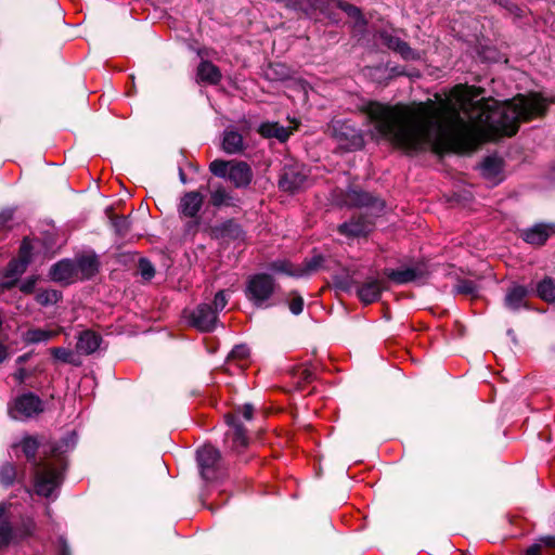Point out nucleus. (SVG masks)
I'll return each mask as SVG.
<instances>
[{"label":"nucleus","instance_id":"obj_44","mask_svg":"<svg viewBox=\"0 0 555 555\" xmlns=\"http://www.w3.org/2000/svg\"><path fill=\"white\" fill-rule=\"evenodd\" d=\"M296 375L298 376L299 380L305 383H310L314 377V372L312 369L308 366L299 367L296 371Z\"/></svg>","mask_w":555,"mask_h":555},{"label":"nucleus","instance_id":"obj_3","mask_svg":"<svg viewBox=\"0 0 555 555\" xmlns=\"http://www.w3.org/2000/svg\"><path fill=\"white\" fill-rule=\"evenodd\" d=\"M209 170L218 178L229 179L237 189L247 188L254 176L250 166L242 160L215 159L209 164Z\"/></svg>","mask_w":555,"mask_h":555},{"label":"nucleus","instance_id":"obj_58","mask_svg":"<svg viewBox=\"0 0 555 555\" xmlns=\"http://www.w3.org/2000/svg\"><path fill=\"white\" fill-rule=\"evenodd\" d=\"M340 288L343 289H346V291H349L350 289V282L349 281H346V282H339L337 284Z\"/></svg>","mask_w":555,"mask_h":555},{"label":"nucleus","instance_id":"obj_18","mask_svg":"<svg viewBox=\"0 0 555 555\" xmlns=\"http://www.w3.org/2000/svg\"><path fill=\"white\" fill-rule=\"evenodd\" d=\"M221 147L227 154H241L245 151L246 145L243 135L232 127H228L223 131Z\"/></svg>","mask_w":555,"mask_h":555},{"label":"nucleus","instance_id":"obj_40","mask_svg":"<svg viewBox=\"0 0 555 555\" xmlns=\"http://www.w3.org/2000/svg\"><path fill=\"white\" fill-rule=\"evenodd\" d=\"M140 274L145 280H151L155 275V269L147 259H140L139 261Z\"/></svg>","mask_w":555,"mask_h":555},{"label":"nucleus","instance_id":"obj_36","mask_svg":"<svg viewBox=\"0 0 555 555\" xmlns=\"http://www.w3.org/2000/svg\"><path fill=\"white\" fill-rule=\"evenodd\" d=\"M218 230L220 231L222 237L237 240L243 235L241 227L232 220L223 222Z\"/></svg>","mask_w":555,"mask_h":555},{"label":"nucleus","instance_id":"obj_12","mask_svg":"<svg viewBox=\"0 0 555 555\" xmlns=\"http://www.w3.org/2000/svg\"><path fill=\"white\" fill-rule=\"evenodd\" d=\"M218 313L208 304H201L189 317V322L201 332H211L216 327Z\"/></svg>","mask_w":555,"mask_h":555},{"label":"nucleus","instance_id":"obj_4","mask_svg":"<svg viewBox=\"0 0 555 555\" xmlns=\"http://www.w3.org/2000/svg\"><path fill=\"white\" fill-rule=\"evenodd\" d=\"M276 283L274 279L267 273H257L251 275L246 284L245 296L256 308H267V304L274 294Z\"/></svg>","mask_w":555,"mask_h":555},{"label":"nucleus","instance_id":"obj_29","mask_svg":"<svg viewBox=\"0 0 555 555\" xmlns=\"http://www.w3.org/2000/svg\"><path fill=\"white\" fill-rule=\"evenodd\" d=\"M269 269L275 273H283L289 276L301 278L304 271L285 259H278L269 264Z\"/></svg>","mask_w":555,"mask_h":555},{"label":"nucleus","instance_id":"obj_17","mask_svg":"<svg viewBox=\"0 0 555 555\" xmlns=\"http://www.w3.org/2000/svg\"><path fill=\"white\" fill-rule=\"evenodd\" d=\"M555 232V225L538 223L531 228L521 231V238L531 245L541 246L543 245L550 235Z\"/></svg>","mask_w":555,"mask_h":555},{"label":"nucleus","instance_id":"obj_47","mask_svg":"<svg viewBox=\"0 0 555 555\" xmlns=\"http://www.w3.org/2000/svg\"><path fill=\"white\" fill-rule=\"evenodd\" d=\"M228 304V299L225 297V294L223 291H219L216 295H215V298H214V307L212 308L214 310H216V312L218 313L219 310H222L224 309V307L227 306Z\"/></svg>","mask_w":555,"mask_h":555},{"label":"nucleus","instance_id":"obj_39","mask_svg":"<svg viewBox=\"0 0 555 555\" xmlns=\"http://www.w3.org/2000/svg\"><path fill=\"white\" fill-rule=\"evenodd\" d=\"M112 224L119 236H125L130 230L131 222L127 217L119 216L112 219Z\"/></svg>","mask_w":555,"mask_h":555},{"label":"nucleus","instance_id":"obj_8","mask_svg":"<svg viewBox=\"0 0 555 555\" xmlns=\"http://www.w3.org/2000/svg\"><path fill=\"white\" fill-rule=\"evenodd\" d=\"M375 37L389 50L398 53L405 61H418L422 57L418 51L412 49L408 42L396 36L395 29H380L376 33Z\"/></svg>","mask_w":555,"mask_h":555},{"label":"nucleus","instance_id":"obj_28","mask_svg":"<svg viewBox=\"0 0 555 555\" xmlns=\"http://www.w3.org/2000/svg\"><path fill=\"white\" fill-rule=\"evenodd\" d=\"M258 132L264 138H276L280 141H286L291 134L287 128L278 122H262Z\"/></svg>","mask_w":555,"mask_h":555},{"label":"nucleus","instance_id":"obj_10","mask_svg":"<svg viewBox=\"0 0 555 555\" xmlns=\"http://www.w3.org/2000/svg\"><path fill=\"white\" fill-rule=\"evenodd\" d=\"M220 457L219 450L210 444H205L197 450L196 459L204 479L210 480L215 478Z\"/></svg>","mask_w":555,"mask_h":555},{"label":"nucleus","instance_id":"obj_19","mask_svg":"<svg viewBox=\"0 0 555 555\" xmlns=\"http://www.w3.org/2000/svg\"><path fill=\"white\" fill-rule=\"evenodd\" d=\"M338 231L348 237L366 236L372 231V224L365 218L359 217L341 223Z\"/></svg>","mask_w":555,"mask_h":555},{"label":"nucleus","instance_id":"obj_11","mask_svg":"<svg viewBox=\"0 0 555 555\" xmlns=\"http://www.w3.org/2000/svg\"><path fill=\"white\" fill-rule=\"evenodd\" d=\"M227 424L231 429L225 434V442L230 444V448L240 452L248 444V437L246 429L240 421L238 414H231L225 416Z\"/></svg>","mask_w":555,"mask_h":555},{"label":"nucleus","instance_id":"obj_22","mask_svg":"<svg viewBox=\"0 0 555 555\" xmlns=\"http://www.w3.org/2000/svg\"><path fill=\"white\" fill-rule=\"evenodd\" d=\"M197 82L208 85H218L222 79V74L218 66L210 61H202L196 70Z\"/></svg>","mask_w":555,"mask_h":555},{"label":"nucleus","instance_id":"obj_37","mask_svg":"<svg viewBox=\"0 0 555 555\" xmlns=\"http://www.w3.org/2000/svg\"><path fill=\"white\" fill-rule=\"evenodd\" d=\"M454 291L457 294H463L472 297H476L478 295V286L474 281L470 280H460L454 286Z\"/></svg>","mask_w":555,"mask_h":555},{"label":"nucleus","instance_id":"obj_5","mask_svg":"<svg viewBox=\"0 0 555 555\" xmlns=\"http://www.w3.org/2000/svg\"><path fill=\"white\" fill-rule=\"evenodd\" d=\"M204 205V195L198 191L184 193L178 204V214L181 219H189L185 223L188 233H195L201 223L199 212Z\"/></svg>","mask_w":555,"mask_h":555},{"label":"nucleus","instance_id":"obj_32","mask_svg":"<svg viewBox=\"0 0 555 555\" xmlns=\"http://www.w3.org/2000/svg\"><path fill=\"white\" fill-rule=\"evenodd\" d=\"M538 295L541 299L552 302L555 300V280L551 278L543 279L537 286Z\"/></svg>","mask_w":555,"mask_h":555},{"label":"nucleus","instance_id":"obj_49","mask_svg":"<svg viewBox=\"0 0 555 555\" xmlns=\"http://www.w3.org/2000/svg\"><path fill=\"white\" fill-rule=\"evenodd\" d=\"M36 282H37V278L35 276H31V278H28L26 279L21 285H20V289L21 292L25 293V294H30L34 292L35 289V285H36Z\"/></svg>","mask_w":555,"mask_h":555},{"label":"nucleus","instance_id":"obj_13","mask_svg":"<svg viewBox=\"0 0 555 555\" xmlns=\"http://www.w3.org/2000/svg\"><path fill=\"white\" fill-rule=\"evenodd\" d=\"M327 0H275L276 3L283 5L287 10L299 12L307 17H314L317 13L326 12Z\"/></svg>","mask_w":555,"mask_h":555},{"label":"nucleus","instance_id":"obj_7","mask_svg":"<svg viewBox=\"0 0 555 555\" xmlns=\"http://www.w3.org/2000/svg\"><path fill=\"white\" fill-rule=\"evenodd\" d=\"M331 135L346 150H358L363 145V138L348 120H333L328 126Z\"/></svg>","mask_w":555,"mask_h":555},{"label":"nucleus","instance_id":"obj_1","mask_svg":"<svg viewBox=\"0 0 555 555\" xmlns=\"http://www.w3.org/2000/svg\"><path fill=\"white\" fill-rule=\"evenodd\" d=\"M480 94L479 88L460 85L453 90L455 103L370 102L364 112L373 137L414 155L428 149L436 154L470 152L483 141L516 134L521 121L544 115L548 106L538 93L502 103L492 98L477 100Z\"/></svg>","mask_w":555,"mask_h":555},{"label":"nucleus","instance_id":"obj_52","mask_svg":"<svg viewBox=\"0 0 555 555\" xmlns=\"http://www.w3.org/2000/svg\"><path fill=\"white\" fill-rule=\"evenodd\" d=\"M541 546L544 545L546 547L555 548V537L554 535H544L540 538Z\"/></svg>","mask_w":555,"mask_h":555},{"label":"nucleus","instance_id":"obj_34","mask_svg":"<svg viewBox=\"0 0 555 555\" xmlns=\"http://www.w3.org/2000/svg\"><path fill=\"white\" fill-rule=\"evenodd\" d=\"M16 479V467L10 462L0 465V483L4 487H11Z\"/></svg>","mask_w":555,"mask_h":555},{"label":"nucleus","instance_id":"obj_55","mask_svg":"<svg viewBox=\"0 0 555 555\" xmlns=\"http://www.w3.org/2000/svg\"><path fill=\"white\" fill-rule=\"evenodd\" d=\"M541 543H535L527 548L526 554L527 555H541Z\"/></svg>","mask_w":555,"mask_h":555},{"label":"nucleus","instance_id":"obj_25","mask_svg":"<svg viewBox=\"0 0 555 555\" xmlns=\"http://www.w3.org/2000/svg\"><path fill=\"white\" fill-rule=\"evenodd\" d=\"M528 291L525 286L514 285L511 287L505 295V306L511 310H519L526 306V297Z\"/></svg>","mask_w":555,"mask_h":555},{"label":"nucleus","instance_id":"obj_6","mask_svg":"<svg viewBox=\"0 0 555 555\" xmlns=\"http://www.w3.org/2000/svg\"><path fill=\"white\" fill-rule=\"evenodd\" d=\"M44 410L42 400L33 392L16 397L9 405V414L13 420L25 421L35 417Z\"/></svg>","mask_w":555,"mask_h":555},{"label":"nucleus","instance_id":"obj_24","mask_svg":"<svg viewBox=\"0 0 555 555\" xmlns=\"http://www.w3.org/2000/svg\"><path fill=\"white\" fill-rule=\"evenodd\" d=\"M13 538L11 516L4 503H0V548L9 545Z\"/></svg>","mask_w":555,"mask_h":555},{"label":"nucleus","instance_id":"obj_56","mask_svg":"<svg viewBox=\"0 0 555 555\" xmlns=\"http://www.w3.org/2000/svg\"><path fill=\"white\" fill-rule=\"evenodd\" d=\"M15 378L20 382V383H23L24 379L26 378V370L25 369H20L16 373H15Z\"/></svg>","mask_w":555,"mask_h":555},{"label":"nucleus","instance_id":"obj_60","mask_svg":"<svg viewBox=\"0 0 555 555\" xmlns=\"http://www.w3.org/2000/svg\"><path fill=\"white\" fill-rule=\"evenodd\" d=\"M46 514L50 517L51 516V508L49 506L46 507Z\"/></svg>","mask_w":555,"mask_h":555},{"label":"nucleus","instance_id":"obj_48","mask_svg":"<svg viewBox=\"0 0 555 555\" xmlns=\"http://www.w3.org/2000/svg\"><path fill=\"white\" fill-rule=\"evenodd\" d=\"M492 1L494 3L500 4L502 8L507 10L509 13L515 14L517 16L520 15V9L512 1H509V0H492Z\"/></svg>","mask_w":555,"mask_h":555},{"label":"nucleus","instance_id":"obj_57","mask_svg":"<svg viewBox=\"0 0 555 555\" xmlns=\"http://www.w3.org/2000/svg\"><path fill=\"white\" fill-rule=\"evenodd\" d=\"M9 353L7 348L3 345H0V363L3 362L8 358Z\"/></svg>","mask_w":555,"mask_h":555},{"label":"nucleus","instance_id":"obj_59","mask_svg":"<svg viewBox=\"0 0 555 555\" xmlns=\"http://www.w3.org/2000/svg\"><path fill=\"white\" fill-rule=\"evenodd\" d=\"M179 177H180V180L182 183H186L185 173L183 172L182 169H180V171H179Z\"/></svg>","mask_w":555,"mask_h":555},{"label":"nucleus","instance_id":"obj_9","mask_svg":"<svg viewBox=\"0 0 555 555\" xmlns=\"http://www.w3.org/2000/svg\"><path fill=\"white\" fill-rule=\"evenodd\" d=\"M308 180V172L304 165H285L279 180V185L283 191L297 192L302 189Z\"/></svg>","mask_w":555,"mask_h":555},{"label":"nucleus","instance_id":"obj_53","mask_svg":"<svg viewBox=\"0 0 555 555\" xmlns=\"http://www.w3.org/2000/svg\"><path fill=\"white\" fill-rule=\"evenodd\" d=\"M13 215H14L13 209H5V210L1 211L0 212V223L4 224V223L9 222L10 220H12Z\"/></svg>","mask_w":555,"mask_h":555},{"label":"nucleus","instance_id":"obj_54","mask_svg":"<svg viewBox=\"0 0 555 555\" xmlns=\"http://www.w3.org/2000/svg\"><path fill=\"white\" fill-rule=\"evenodd\" d=\"M16 282H17V280H14V279H5V281H2L0 283V289L1 291L10 289L13 286H15Z\"/></svg>","mask_w":555,"mask_h":555},{"label":"nucleus","instance_id":"obj_2","mask_svg":"<svg viewBox=\"0 0 555 555\" xmlns=\"http://www.w3.org/2000/svg\"><path fill=\"white\" fill-rule=\"evenodd\" d=\"M20 447L22 448L27 461L34 466L36 493L38 495L50 498L62 482L60 472L50 464L37 460L36 455L39 449V441L36 437H24L20 442Z\"/></svg>","mask_w":555,"mask_h":555},{"label":"nucleus","instance_id":"obj_26","mask_svg":"<svg viewBox=\"0 0 555 555\" xmlns=\"http://www.w3.org/2000/svg\"><path fill=\"white\" fill-rule=\"evenodd\" d=\"M237 202L238 199L235 198L223 185L219 184L210 192V204L216 208H220L222 206H236Z\"/></svg>","mask_w":555,"mask_h":555},{"label":"nucleus","instance_id":"obj_20","mask_svg":"<svg viewBox=\"0 0 555 555\" xmlns=\"http://www.w3.org/2000/svg\"><path fill=\"white\" fill-rule=\"evenodd\" d=\"M76 275V266L69 259H63L50 269V278L55 282L69 283Z\"/></svg>","mask_w":555,"mask_h":555},{"label":"nucleus","instance_id":"obj_21","mask_svg":"<svg viewBox=\"0 0 555 555\" xmlns=\"http://www.w3.org/2000/svg\"><path fill=\"white\" fill-rule=\"evenodd\" d=\"M102 343V337L93 331L87 330L79 334L76 349L79 353L91 354L95 352Z\"/></svg>","mask_w":555,"mask_h":555},{"label":"nucleus","instance_id":"obj_50","mask_svg":"<svg viewBox=\"0 0 555 555\" xmlns=\"http://www.w3.org/2000/svg\"><path fill=\"white\" fill-rule=\"evenodd\" d=\"M36 530V522L33 518L23 520V531L26 535H31Z\"/></svg>","mask_w":555,"mask_h":555},{"label":"nucleus","instance_id":"obj_15","mask_svg":"<svg viewBox=\"0 0 555 555\" xmlns=\"http://www.w3.org/2000/svg\"><path fill=\"white\" fill-rule=\"evenodd\" d=\"M384 282L375 278H369L357 288V295L364 305L378 301L385 289Z\"/></svg>","mask_w":555,"mask_h":555},{"label":"nucleus","instance_id":"obj_43","mask_svg":"<svg viewBox=\"0 0 555 555\" xmlns=\"http://www.w3.org/2000/svg\"><path fill=\"white\" fill-rule=\"evenodd\" d=\"M249 356V349L245 345L235 346L230 352L232 359H246Z\"/></svg>","mask_w":555,"mask_h":555},{"label":"nucleus","instance_id":"obj_35","mask_svg":"<svg viewBox=\"0 0 555 555\" xmlns=\"http://www.w3.org/2000/svg\"><path fill=\"white\" fill-rule=\"evenodd\" d=\"M62 295L55 289H39L36 295V301L43 307L52 306L59 302Z\"/></svg>","mask_w":555,"mask_h":555},{"label":"nucleus","instance_id":"obj_16","mask_svg":"<svg viewBox=\"0 0 555 555\" xmlns=\"http://www.w3.org/2000/svg\"><path fill=\"white\" fill-rule=\"evenodd\" d=\"M384 274L397 284H405L425 278L428 272L424 267L416 266L398 270L386 269Z\"/></svg>","mask_w":555,"mask_h":555},{"label":"nucleus","instance_id":"obj_46","mask_svg":"<svg viewBox=\"0 0 555 555\" xmlns=\"http://www.w3.org/2000/svg\"><path fill=\"white\" fill-rule=\"evenodd\" d=\"M270 69L276 74V76H271L270 73H267L270 79H284L288 76L286 67L282 64H275Z\"/></svg>","mask_w":555,"mask_h":555},{"label":"nucleus","instance_id":"obj_23","mask_svg":"<svg viewBox=\"0 0 555 555\" xmlns=\"http://www.w3.org/2000/svg\"><path fill=\"white\" fill-rule=\"evenodd\" d=\"M343 196L344 197L339 202V204L349 207L369 206L372 204L373 201L371 194L354 189L347 190Z\"/></svg>","mask_w":555,"mask_h":555},{"label":"nucleus","instance_id":"obj_45","mask_svg":"<svg viewBox=\"0 0 555 555\" xmlns=\"http://www.w3.org/2000/svg\"><path fill=\"white\" fill-rule=\"evenodd\" d=\"M30 254H31V245L30 243L25 238L21 245L20 248V256L17 259L25 260L26 263H29L30 261Z\"/></svg>","mask_w":555,"mask_h":555},{"label":"nucleus","instance_id":"obj_38","mask_svg":"<svg viewBox=\"0 0 555 555\" xmlns=\"http://www.w3.org/2000/svg\"><path fill=\"white\" fill-rule=\"evenodd\" d=\"M50 353L63 363H74V352L67 348L53 347L50 349Z\"/></svg>","mask_w":555,"mask_h":555},{"label":"nucleus","instance_id":"obj_33","mask_svg":"<svg viewBox=\"0 0 555 555\" xmlns=\"http://www.w3.org/2000/svg\"><path fill=\"white\" fill-rule=\"evenodd\" d=\"M28 263L25 260L12 259L3 271L4 279H14L18 280V278L26 271Z\"/></svg>","mask_w":555,"mask_h":555},{"label":"nucleus","instance_id":"obj_30","mask_svg":"<svg viewBox=\"0 0 555 555\" xmlns=\"http://www.w3.org/2000/svg\"><path fill=\"white\" fill-rule=\"evenodd\" d=\"M480 170L485 178L493 179L502 170V160L498 157H487L482 162Z\"/></svg>","mask_w":555,"mask_h":555},{"label":"nucleus","instance_id":"obj_51","mask_svg":"<svg viewBox=\"0 0 555 555\" xmlns=\"http://www.w3.org/2000/svg\"><path fill=\"white\" fill-rule=\"evenodd\" d=\"M237 412L242 414L245 420L249 421L253 418L254 406L251 404H245L240 408Z\"/></svg>","mask_w":555,"mask_h":555},{"label":"nucleus","instance_id":"obj_14","mask_svg":"<svg viewBox=\"0 0 555 555\" xmlns=\"http://www.w3.org/2000/svg\"><path fill=\"white\" fill-rule=\"evenodd\" d=\"M326 7L327 8H326V12H324V16H326L327 18L334 21L335 20L334 10L340 9L344 12H346V14L349 17L354 20V27H357L361 30H363L366 27L367 22L364 18L361 10L358 7L347 3V2H344L341 0H327Z\"/></svg>","mask_w":555,"mask_h":555},{"label":"nucleus","instance_id":"obj_27","mask_svg":"<svg viewBox=\"0 0 555 555\" xmlns=\"http://www.w3.org/2000/svg\"><path fill=\"white\" fill-rule=\"evenodd\" d=\"M75 266L76 274L80 273L82 279H90L99 271V261L95 256H82Z\"/></svg>","mask_w":555,"mask_h":555},{"label":"nucleus","instance_id":"obj_41","mask_svg":"<svg viewBox=\"0 0 555 555\" xmlns=\"http://www.w3.org/2000/svg\"><path fill=\"white\" fill-rule=\"evenodd\" d=\"M323 261V258L321 256L313 257L311 260L307 261L305 266L299 267L304 271V276L309 275L310 273L318 270V268L321 266V262Z\"/></svg>","mask_w":555,"mask_h":555},{"label":"nucleus","instance_id":"obj_42","mask_svg":"<svg viewBox=\"0 0 555 555\" xmlns=\"http://www.w3.org/2000/svg\"><path fill=\"white\" fill-rule=\"evenodd\" d=\"M289 310L292 311L293 314H300L302 312V309H304V299L301 296L299 295H295L292 300L289 301Z\"/></svg>","mask_w":555,"mask_h":555},{"label":"nucleus","instance_id":"obj_31","mask_svg":"<svg viewBox=\"0 0 555 555\" xmlns=\"http://www.w3.org/2000/svg\"><path fill=\"white\" fill-rule=\"evenodd\" d=\"M57 332L48 331L42 328H31L25 333L24 339L28 344H38L42 341H48L54 336H56Z\"/></svg>","mask_w":555,"mask_h":555}]
</instances>
